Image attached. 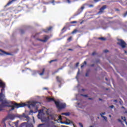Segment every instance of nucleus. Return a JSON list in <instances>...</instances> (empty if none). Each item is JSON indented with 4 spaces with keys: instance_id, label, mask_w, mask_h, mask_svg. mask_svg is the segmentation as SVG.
Here are the masks:
<instances>
[{
    "instance_id": "obj_1",
    "label": "nucleus",
    "mask_w": 127,
    "mask_h": 127,
    "mask_svg": "<svg viewBox=\"0 0 127 127\" xmlns=\"http://www.w3.org/2000/svg\"><path fill=\"white\" fill-rule=\"evenodd\" d=\"M12 102L11 101H8L7 100H3L1 103L2 106L3 108H5V107H7L8 108H11L9 111H13L14 109H18L19 108H23V107H25L26 105L25 103H20L17 104L16 103H14L13 105H12Z\"/></svg>"
},
{
    "instance_id": "obj_2",
    "label": "nucleus",
    "mask_w": 127,
    "mask_h": 127,
    "mask_svg": "<svg viewBox=\"0 0 127 127\" xmlns=\"http://www.w3.org/2000/svg\"><path fill=\"white\" fill-rule=\"evenodd\" d=\"M55 105L56 107L59 110H62L66 108V104L63 103H60V102H55Z\"/></svg>"
},
{
    "instance_id": "obj_3",
    "label": "nucleus",
    "mask_w": 127,
    "mask_h": 127,
    "mask_svg": "<svg viewBox=\"0 0 127 127\" xmlns=\"http://www.w3.org/2000/svg\"><path fill=\"white\" fill-rule=\"evenodd\" d=\"M118 42H117L118 45H119L120 46H121V47H122V48H123V49H125V48H127V44L126 43V42L124 41V40L118 39Z\"/></svg>"
},
{
    "instance_id": "obj_4",
    "label": "nucleus",
    "mask_w": 127,
    "mask_h": 127,
    "mask_svg": "<svg viewBox=\"0 0 127 127\" xmlns=\"http://www.w3.org/2000/svg\"><path fill=\"white\" fill-rule=\"evenodd\" d=\"M4 89H1V92L0 93V102L2 103L3 99L5 98V95L4 94Z\"/></svg>"
},
{
    "instance_id": "obj_5",
    "label": "nucleus",
    "mask_w": 127,
    "mask_h": 127,
    "mask_svg": "<svg viewBox=\"0 0 127 127\" xmlns=\"http://www.w3.org/2000/svg\"><path fill=\"white\" fill-rule=\"evenodd\" d=\"M106 8H107V5H103L102 7H101L99 9V11L98 12V13L99 14L104 13V12H105V9H106Z\"/></svg>"
},
{
    "instance_id": "obj_6",
    "label": "nucleus",
    "mask_w": 127,
    "mask_h": 127,
    "mask_svg": "<svg viewBox=\"0 0 127 127\" xmlns=\"http://www.w3.org/2000/svg\"><path fill=\"white\" fill-rule=\"evenodd\" d=\"M50 38V37L49 36L45 35L44 36L43 39H39V41H41L42 42H47V41L48 39Z\"/></svg>"
},
{
    "instance_id": "obj_7",
    "label": "nucleus",
    "mask_w": 127,
    "mask_h": 127,
    "mask_svg": "<svg viewBox=\"0 0 127 127\" xmlns=\"http://www.w3.org/2000/svg\"><path fill=\"white\" fill-rule=\"evenodd\" d=\"M85 5H87V4H84L82 6L80 7L77 11V14H80L83 10H84V8H85Z\"/></svg>"
},
{
    "instance_id": "obj_8",
    "label": "nucleus",
    "mask_w": 127,
    "mask_h": 127,
    "mask_svg": "<svg viewBox=\"0 0 127 127\" xmlns=\"http://www.w3.org/2000/svg\"><path fill=\"white\" fill-rule=\"evenodd\" d=\"M15 118V116L14 115L12 114H9L8 116H7L5 119H9V120H14Z\"/></svg>"
},
{
    "instance_id": "obj_9",
    "label": "nucleus",
    "mask_w": 127,
    "mask_h": 127,
    "mask_svg": "<svg viewBox=\"0 0 127 127\" xmlns=\"http://www.w3.org/2000/svg\"><path fill=\"white\" fill-rule=\"evenodd\" d=\"M36 104H38V102L33 101L29 104L28 108H30L31 107L33 108L36 106Z\"/></svg>"
},
{
    "instance_id": "obj_10",
    "label": "nucleus",
    "mask_w": 127,
    "mask_h": 127,
    "mask_svg": "<svg viewBox=\"0 0 127 127\" xmlns=\"http://www.w3.org/2000/svg\"><path fill=\"white\" fill-rule=\"evenodd\" d=\"M52 30V27H49L46 29L43 30L44 32H46V33H48L49 31H51Z\"/></svg>"
},
{
    "instance_id": "obj_11",
    "label": "nucleus",
    "mask_w": 127,
    "mask_h": 127,
    "mask_svg": "<svg viewBox=\"0 0 127 127\" xmlns=\"http://www.w3.org/2000/svg\"><path fill=\"white\" fill-rule=\"evenodd\" d=\"M56 80L58 83H60V84H61V83H62V77L56 76Z\"/></svg>"
},
{
    "instance_id": "obj_12",
    "label": "nucleus",
    "mask_w": 127,
    "mask_h": 127,
    "mask_svg": "<svg viewBox=\"0 0 127 127\" xmlns=\"http://www.w3.org/2000/svg\"><path fill=\"white\" fill-rule=\"evenodd\" d=\"M16 0H11V1H9L5 6L4 7H6L8 5H10V4H11L12 3L13 1H15Z\"/></svg>"
},
{
    "instance_id": "obj_13",
    "label": "nucleus",
    "mask_w": 127,
    "mask_h": 127,
    "mask_svg": "<svg viewBox=\"0 0 127 127\" xmlns=\"http://www.w3.org/2000/svg\"><path fill=\"white\" fill-rule=\"evenodd\" d=\"M5 87V84L1 82H0V88H2V89H4Z\"/></svg>"
},
{
    "instance_id": "obj_14",
    "label": "nucleus",
    "mask_w": 127,
    "mask_h": 127,
    "mask_svg": "<svg viewBox=\"0 0 127 127\" xmlns=\"http://www.w3.org/2000/svg\"><path fill=\"white\" fill-rule=\"evenodd\" d=\"M0 52H1L3 54V55H10V54H9V53H7L4 51H3L2 50H0Z\"/></svg>"
},
{
    "instance_id": "obj_15",
    "label": "nucleus",
    "mask_w": 127,
    "mask_h": 127,
    "mask_svg": "<svg viewBox=\"0 0 127 127\" xmlns=\"http://www.w3.org/2000/svg\"><path fill=\"white\" fill-rule=\"evenodd\" d=\"M47 100L49 102H54L55 104V102H58V101H56L55 99L52 98H48Z\"/></svg>"
},
{
    "instance_id": "obj_16",
    "label": "nucleus",
    "mask_w": 127,
    "mask_h": 127,
    "mask_svg": "<svg viewBox=\"0 0 127 127\" xmlns=\"http://www.w3.org/2000/svg\"><path fill=\"white\" fill-rule=\"evenodd\" d=\"M23 118H24L26 121H29L30 119H29V117H28V116L25 115V114H23Z\"/></svg>"
},
{
    "instance_id": "obj_17",
    "label": "nucleus",
    "mask_w": 127,
    "mask_h": 127,
    "mask_svg": "<svg viewBox=\"0 0 127 127\" xmlns=\"http://www.w3.org/2000/svg\"><path fill=\"white\" fill-rule=\"evenodd\" d=\"M6 120H7V118H4L2 121V124H3V125H4L3 127H6V125L5 124V121H6Z\"/></svg>"
},
{
    "instance_id": "obj_18",
    "label": "nucleus",
    "mask_w": 127,
    "mask_h": 127,
    "mask_svg": "<svg viewBox=\"0 0 127 127\" xmlns=\"http://www.w3.org/2000/svg\"><path fill=\"white\" fill-rule=\"evenodd\" d=\"M44 72H45V68H43L42 70V72L39 73V75H40V76H43V75H44Z\"/></svg>"
},
{
    "instance_id": "obj_19",
    "label": "nucleus",
    "mask_w": 127,
    "mask_h": 127,
    "mask_svg": "<svg viewBox=\"0 0 127 127\" xmlns=\"http://www.w3.org/2000/svg\"><path fill=\"white\" fill-rule=\"evenodd\" d=\"M63 116H66L67 117L70 116V113L67 112V113H63L61 114Z\"/></svg>"
},
{
    "instance_id": "obj_20",
    "label": "nucleus",
    "mask_w": 127,
    "mask_h": 127,
    "mask_svg": "<svg viewBox=\"0 0 127 127\" xmlns=\"http://www.w3.org/2000/svg\"><path fill=\"white\" fill-rule=\"evenodd\" d=\"M24 126H26V127H33V126L31 124H27L24 125Z\"/></svg>"
},
{
    "instance_id": "obj_21",
    "label": "nucleus",
    "mask_w": 127,
    "mask_h": 127,
    "mask_svg": "<svg viewBox=\"0 0 127 127\" xmlns=\"http://www.w3.org/2000/svg\"><path fill=\"white\" fill-rule=\"evenodd\" d=\"M98 39H100V40H102V41H105L107 39L104 37H100Z\"/></svg>"
},
{
    "instance_id": "obj_22",
    "label": "nucleus",
    "mask_w": 127,
    "mask_h": 127,
    "mask_svg": "<svg viewBox=\"0 0 127 127\" xmlns=\"http://www.w3.org/2000/svg\"><path fill=\"white\" fill-rule=\"evenodd\" d=\"M84 65H87V62L84 61V63H83V64L81 65V68H83Z\"/></svg>"
},
{
    "instance_id": "obj_23",
    "label": "nucleus",
    "mask_w": 127,
    "mask_h": 127,
    "mask_svg": "<svg viewBox=\"0 0 127 127\" xmlns=\"http://www.w3.org/2000/svg\"><path fill=\"white\" fill-rule=\"evenodd\" d=\"M77 32H78V30L75 29L71 32V33L72 34H75V33H77Z\"/></svg>"
},
{
    "instance_id": "obj_24",
    "label": "nucleus",
    "mask_w": 127,
    "mask_h": 127,
    "mask_svg": "<svg viewBox=\"0 0 127 127\" xmlns=\"http://www.w3.org/2000/svg\"><path fill=\"white\" fill-rule=\"evenodd\" d=\"M17 117L19 118V119H20L21 120L22 119H23V114L22 115H18Z\"/></svg>"
},
{
    "instance_id": "obj_25",
    "label": "nucleus",
    "mask_w": 127,
    "mask_h": 127,
    "mask_svg": "<svg viewBox=\"0 0 127 127\" xmlns=\"http://www.w3.org/2000/svg\"><path fill=\"white\" fill-rule=\"evenodd\" d=\"M18 123H19V121H17L16 122L14 123L16 127H17V126H18Z\"/></svg>"
},
{
    "instance_id": "obj_26",
    "label": "nucleus",
    "mask_w": 127,
    "mask_h": 127,
    "mask_svg": "<svg viewBox=\"0 0 127 127\" xmlns=\"http://www.w3.org/2000/svg\"><path fill=\"white\" fill-rule=\"evenodd\" d=\"M20 32L21 34H23V33H24V32H25L24 30L20 29Z\"/></svg>"
},
{
    "instance_id": "obj_27",
    "label": "nucleus",
    "mask_w": 127,
    "mask_h": 127,
    "mask_svg": "<svg viewBox=\"0 0 127 127\" xmlns=\"http://www.w3.org/2000/svg\"><path fill=\"white\" fill-rule=\"evenodd\" d=\"M100 116L102 117V118H103L104 119L105 121H107V117H106L103 116L102 114H100Z\"/></svg>"
},
{
    "instance_id": "obj_28",
    "label": "nucleus",
    "mask_w": 127,
    "mask_h": 127,
    "mask_svg": "<svg viewBox=\"0 0 127 127\" xmlns=\"http://www.w3.org/2000/svg\"><path fill=\"white\" fill-rule=\"evenodd\" d=\"M77 21H73L70 22L71 24H73L74 23H77Z\"/></svg>"
},
{
    "instance_id": "obj_29",
    "label": "nucleus",
    "mask_w": 127,
    "mask_h": 127,
    "mask_svg": "<svg viewBox=\"0 0 127 127\" xmlns=\"http://www.w3.org/2000/svg\"><path fill=\"white\" fill-rule=\"evenodd\" d=\"M44 125H45V124H39V125L38 126V127H43V126H44Z\"/></svg>"
},
{
    "instance_id": "obj_30",
    "label": "nucleus",
    "mask_w": 127,
    "mask_h": 127,
    "mask_svg": "<svg viewBox=\"0 0 127 127\" xmlns=\"http://www.w3.org/2000/svg\"><path fill=\"white\" fill-rule=\"evenodd\" d=\"M55 61H57V60H53L49 62V63H52V62H55Z\"/></svg>"
},
{
    "instance_id": "obj_31",
    "label": "nucleus",
    "mask_w": 127,
    "mask_h": 127,
    "mask_svg": "<svg viewBox=\"0 0 127 127\" xmlns=\"http://www.w3.org/2000/svg\"><path fill=\"white\" fill-rule=\"evenodd\" d=\"M72 40V37H70L67 39V41H71V40Z\"/></svg>"
},
{
    "instance_id": "obj_32",
    "label": "nucleus",
    "mask_w": 127,
    "mask_h": 127,
    "mask_svg": "<svg viewBox=\"0 0 127 127\" xmlns=\"http://www.w3.org/2000/svg\"><path fill=\"white\" fill-rule=\"evenodd\" d=\"M2 108H3V107H2V104H0V111H1V109H2Z\"/></svg>"
},
{
    "instance_id": "obj_33",
    "label": "nucleus",
    "mask_w": 127,
    "mask_h": 127,
    "mask_svg": "<svg viewBox=\"0 0 127 127\" xmlns=\"http://www.w3.org/2000/svg\"><path fill=\"white\" fill-rule=\"evenodd\" d=\"M78 125L80 126V127H83L84 126H83V124H82V123H79Z\"/></svg>"
},
{
    "instance_id": "obj_34",
    "label": "nucleus",
    "mask_w": 127,
    "mask_h": 127,
    "mask_svg": "<svg viewBox=\"0 0 127 127\" xmlns=\"http://www.w3.org/2000/svg\"><path fill=\"white\" fill-rule=\"evenodd\" d=\"M103 52H104V53H108V52H109V50H105Z\"/></svg>"
},
{
    "instance_id": "obj_35",
    "label": "nucleus",
    "mask_w": 127,
    "mask_h": 127,
    "mask_svg": "<svg viewBox=\"0 0 127 127\" xmlns=\"http://www.w3.org/2000/svg\"><path fill=\"white\" fill-rule=\"evenodd\" d=\"M59 120L62 121V117L61 116H59Z\"/></svg>"
},
{
    "instance_id": "obj_36",
    "label": "nucleus",
    "mask_w": 127,
    "mask_h": 127,
    "mask_svg": "<svg viewBox=\"0 0 127 127\" xmlns=\"http://www.w3.org/2000/svg\"><path fill=\"white\" fill-rule=\"evenodd\" d=\"M81 96H83V97H85L86 98L88 97V95L81 94Z\"/></svg>"
},
{
    "instance_id": "obj_37",
    "label": "nucleus",
    "mask_w": 127,
    "mask_h": 127,
    "mask_svg": "<svg viewBox=\"0 0 127 127\" xmlns=\"http://www.w3.org/2000/svg\"><path fill=\"white\" fill-rule=\"evenodd\" d=\"M127 15V11H126V12L124 14V17H126Z\"/></svg>"
},
{
    "instance_id": "obj_38",
    "label": "nucleus",
    "mask_w": 127,
    "mask_h": 127,
    "mask_svg": "<svg viewBox=\"0 0 127 127\" xmlns=\"http://www.w3.org/2000/svg\"><path fill=\"white\" fill-rule=\"evenodd\" d=\"M85 76L86 77H88V76H89V72H87L85 74Z\"/></svg>"
},
{
    "instance_id": "obj_39",
    "label": "nucleus",
    "mask_w": 127,
    "mask_h": 127,
    "mask_svg": "<svg viewBox=\"0 0 127 127\" xmlns=\"http://www.w3.org/2000/svg\"><path fill=\"white\" fill-rule=\"evenodd\" d=\"M89 7H93L94 6V5L93 4H90L88 5Z\"/></svg>"
},
{
    "instance_id": "obj_40",
    "label": "nucleus",
    "mask_w": 127,
    "mask_h": 127,
    "mask_svg": "<svg viewBox=\"0 0 127 127\" xmlns=\"http://www.w3.org/2000/svg\"><path fill=\"white\" fill-rule=\"evenodd\" d=\"M94 2H98V1H100V0H94Z\"/></svg>"
},
{
    "instance_id": "obj_41",
    "label": "nucleus",
    "mask_w": 127,
    "mask_h": 127,
    "mask_svg": "<svg viewBox=\"0 0 127 127\" xmlns=\"http://www.w3.org/2000/svg\"><path fill=\"white\" fill-rule=\"evenodd\" d=\"M92 55L93 56H94V55H96V52H94L93 53H92Z\"/></svg>"
},
{
    "instance_id": "obj_42",
    "label": "nucleus",
    "mask_w": 127,
    "mask_h": 127,
    "mask_svg": "<svg viewBox=\"0 0 127 127\" xmlns=\"http://www.w3.org/2000/svg\"><path fill=\"white\" fill-rule=\"evenodd\" d=\"M68 51H73V49H67Z\"/></svg>"
},
{
    "instance_id": "obj_43",
    "label": "nucleus",
    "mask_w": 127,
    "mask_h": 127,
    "mask_svg": "<svg viewBox=\"0 0 127 127\" xmlns=\"http://www.w3.org/2000/svg\"><path fill=\"white\" fill-rule=\"evenodd\" d=\"M79 63H77L76 64V67H78V66H79Z\"/></svg>"
},
{
    "instance_id": "obj_44",
    "label": "nucleus",
    "mask_w": 127,
    "mask_h": 127,
    "mask_svg": "<svg viewBox=\"0 0 127 127\" xmlns=\"http://www.w3.org/2000/svg\"><path fill=\"white\" fill-rule=\"evenodd\" d=\"M66 1L68 3H70L71 2V1L70 0H66Z\"/></svg>"
},
{
    "instance_id": "obj_45",
    "label": "nucleus",
    "mask_w": 127,
    "mask_h": 127,
    "mask_svg": "<svg viewBox=\"0 0 127 127\" xmlns=\"http://www.w3.org/2000/svg\"><path fill=\"white\" fill-rule=\"evenodd\" d=\"M54 2H55V0H52L51 3H54Z\"/></svg>"
},
{
    "instance_id": "obj_46",
    "label": "nucleus",
    "mask_w": 127,
    "mask_h": 127,
    "mask_svg": "<svg viewBox=\"0 0 127 127\" xmlns=\"http://www.w3.org/2000/svg\"><path fill=\"white\" fill-rule=\"evenodd\" d=\"M95 66V64H92L90 65V67H94Z\"/></svg>"
},
{
    "instance_id": "obj_47",
    "label": "nucleus",
    "mask_w": 127,
    "mask_h": 127,
    "mask_svg": "<svg viewBox=\"0 0 127 127\" xmlns=\"http://www.w3.org/2000/svg\"><path fill=\"white\" fill-rule=\"evenodd\" d=\"M109 108H111L112 109H113L114 108V105L109 106Z\"/></svg>"
},
{
    "instance_id": "obj_48",
    "label": "nucleus",
    "mask_w": 127,
    "mask_h": 127,
    "mask_svg": "<svg viewBox=\"0 0 127 127\" xmlns=\"http://www.w3.org/2000/svg\"><path fill=\"white\" fill-rule=\"evenodd\" d=\"M105 114H106V113H105V112L102 113L100 114V115H102V116H103V115H105Z\"/></svg>"
},
{
    "instance_id": "obj_49",
    "label": "nucleus",
    "mask_w": 127,
    "mask_h": 127,
    "mask_svg": "<svg viewBox=\"0 0 127 127\" xmlns=\"http://www.w3.org/2000/svg\"><path fill=\"white\" fill-rule=\"evenodd\" d=\"M118 122L122 123V120H121V119H118Z\"/></svg>"
},
{
    "instance_id": "obj_50",
    "label": "nucleus",
    "mask_w": 127,
    "mask_h": 127,
    "mask_svg": "<svg viewBox=\"0 0 127 127\" xmlns=\"http://www.w3.org/2000/svg\"><path fill=\"white\" fill-rule=\"evenodd\" d=\"M108 19H113V17H108Z\"/></svg>"
},
{
    "instance_id": "obj_51",
    "label": "nucleus",
    "mask_w": 127,
    "mask_h": 127,
    "mask_svg": "<svg viewBox=\"0 0 127 127\" xmlns=\"http://www.w3.org/2000/svg\"><path fill=\"white\" fill-rule=\"evenodd\" d=\"M65 125H70V123H68V122H66V123H65Z\"/></svg>"
},
{
    "instance_id": "obj_52",
    "label": "nucleus",
    "mask_w": 127,
    "mask_h": 127,
    "mask_svg": "<svg viewBox=\"0 0 127 127\" xmlns=\"http://www.w3.org/2000/svg\"><path fill=\"white\" fill-rule=\"evenodd\" d=\"M79 73H80V70H79L78 72H77V75H79Z\"/></svg>"
},
{
    "instance_id": "obj_53",
    "label": "nucleus",
    "mask_w": 127,
    "mask_h": 127,
    "mask_svg": "<svg viewBox=\"0 0 127 127\" xmlns=\"http://www.w3.org/2000/svg\"><path fill=\"white\" fill-rule=\"evenodd\" d=\"M88 100H93V98H88Z\"/></svg>"
},
{
    "instance_id": "obj_54",
    "label": "nucleus",
    "mask_w": 127,
    "mask_h": 127,
    "mask_svg": "<svg viewBox=\"0 0 127 127\" xmlns=\"http://www.w3.org/2000/svg\"><path fill=\"white\" fill-rule=\"evenodd\" d=\"M124 52H125V53H126V54L127 53V51H126V50L124 51Z\"/></svg>"
},
{
    "instance_id": "obj_55",
    "label": "nucleus",
    "mask_w": 127,
    "mask_h": 127,
    "mask_svg": "<svg viewBox=\"0 0 127 127\" xmlns=\"http://www.w3.org/2000/svg\"><path fill=\"white\" fill-rule=\"evenodd\" d=\"M65 28V27H64V28H63L62 30H64Z\"/></svg>"
},
{
    "instance_id": "obj_56",
    "label": "nucleus",
    "mask_w": 127,
    "mask_h": 127,
    "mask_svg": "<svg viewBox=\"0 0 127 127\" xmlns=\"http://www.w3.org/2000/svg\"><path fill=\"white\" fill-rule=\"evenodd\" d=\"M114 102H118V100H114Z\"/></svg>"
},
{
    "instance_id": "obj_57",
    "label": "nucleus",
    "mask_w": 127,
    "mask_h": 127,
    "mask_svg": "<svg viewBox=\"0 0 127 127\" xmlns=\"http://www.w3.org/2000/svg\"><path fill=\"white\" fill-rule=\"evenodd\" d=\"M82 91H85V89H82Z\"/></svg>"
},
{
    "instance_id": "obj_58",
    "label": "nucleus",
    "mask_w": 127,
    "mask_h": 127,
    "mask_svg": "<svg viewBox=\"0 0 127 127\" xmlns=\"http://www.w3.org/2000/svg\"><path fill=\"white\" fill-rule=\"evenodd\" d=\"M99 101H102V99L99 98Z\"/></svg>"
},
{
    "instance_id": "obj_59",
    "label": "nucleus",
    "mask_w": 127,
    "mask_h": 127,
    "mask_svg": "<svg viewBox=\"0 0 127 127\" xmlns=\"http://www.w3.org/2000/svg\"><path fill=\"white\" fill-rule=\"evenodd\" d=\"M61 124H64V122H61Z\"/></svg>"
},
{
    "instance_id": "obj_60",
    "label": "nucleus",
    "mask_w": 127,
    "mask_h": 127,
    "mask_svg": "<svg viewBox=\"0 0 127 127\" xmlns=\"http://www.w3.org/2000/svg\"><path fill=\"white\" fill-rule=\"evenodd\" d=\"M109 117H110V118H111L112 116L111 115H109Z\"/></svg>"
},
{
    "instance_id": "obj_61",
    "label": "nucleus",
    "mask_w": 127,
    "mask_h": 127,
    "mask_svg": "<svg viewBox=\"0 0 127 127\" xmlns=\"http://www.w3.org/2000/svg\"><path fill=\"white\" fill-rule=\"evenodd\" d=\"M106 81H108V78H106Z\"/></svg>"
},
{
    "instance_id": "obj_62",
    "label": "nucleus",
    "mask_w": 127,
    "mask_h": 127,
    "mask_svg": "<svg viewBox=\"0 0 127 127\" xmlns=\"http://www.w3.org/2000/svg\"><path fill=\"white\" fill-rule=\"evenodd\" d=\"M22 72H24V70L23 69V70H22Z\"/></svg>"
},
{
    "instance_id": "obj_63",
    "label": "nucleus",
    "mask_w": 127,
    "mask_h": 127,
    "mask_svg": "<svg viewBox=\"0 0 127 127\" xmlns=\"http://www.w3.org/2000/svg\"><path fill=\"white\" fill-rule=\"evenodd\" d=\"M89 127H93V126H90Z\"/></svg>"
},
{
    "instance_id": "obj_64",
    "label": "nucleus",
    "mask_w": 127,
    "mask_h": 127,
    "mask_svg": "<svg viewBox=\"0 0 127 127\" xmlns=\"http://www.w3.org/2000/svg\"><path fill=\"white\" fill-rule=\"evenodd\" d=\"M116 2H118V1H115Z\"/></svg>"
}]
</instances>
